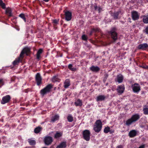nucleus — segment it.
Segmentation results:
<instances>
[{"instance_id":"obj_1","label":"nucleus","mask_w":148,"mask_h":148,"mask_svg":"<svg viewBox=\"0 0 148 148\" xmlns=\"http://www.w3.org/2000/svg\"><path fill=\"white\" fill-rule=\"evenodd\" d=\"M140 118V116L139 114H136L132 115L131 118L127 120L125 123V124L127 126H129L133 122H135L137 121Z\"/></svg>"},{"instance_id":"obj_2","label":"nucleus","mask_w":148,"mask_h":148,"mask_svg":"<svg viewBox=\"0 0 148 148\" xmlns=\"http://www.w3.org/2000/svg\"><path fill=\"white\" fill-rule=\"evenodd\" d=\"M53 87V85L51 84H48L44 88L40 90V94L42 97H43L45 95L51 91V90Z\"/></svg>"},{"instance_id":"obj_3","label":"nucleus","mask_w":148,"mask_h":148,"mask_svg":"<svg viewBox=\"0 0 148 148\" xmlns=\"http://www.w3.org/2000/svg\"><path fill=\"white\" fill-rule=\"evenodd\" d=\"M117 29L115 27H113L111 28L110 31L109 32L111 38L113 42H115L118 39V34L116 31Z\"/></svg>"},{"instance_id":"obj_4","label":"nucleus","mask_w":148,"mask_h":148,"mask_svg":"<svg viewBox=\"0 0 148 148\" xmlns=\"http://www.w3.org/2000/svg\"><path fill=\"white\" fill-rule=\"evenodd\" d=\"M102 123L100 120H97L95 122L94 125L93 129L94 131L97 133L99 132L101 130Z\"/></svg>"},{"instance_id":"obj_5","label":"nucleus","mask_w":148,"mask_h":148,"mask_svg":"<svg viewBox=\"0 0 148 148\" xmlns=\"http://www.w3.org/2000/svg\"><path fill=\"white\" fill-rule=\"evenodd\" d=\"M31 48L28 46H26L24 47L21 51L19 56H23L25 54L26 56H30L31 54Z\"/></svg>"},{"instance_id":"obj_6","label":"nucleus","mask_w":148,"mask_h":148,"mask_svg":"<svg viewBox=\"0 0 148 148\" xmlns=\"http://www.w3.org/2000/svg\"><path fill=\"white\" fill-rule=\"evenodd\" d=\"M90 132L88 130H85L82 132L83 138L86 141H89L90 138Z\"/></svg>"},{"instance_id":"obj_7","label":"nucleus","mask_w":148,"mask_h":148,"mask_svg":"<svg viewBox=\"0 0 148 148\" xmlns=\"http://www.w3.org/2000/svg\"><path fill=\"white\" fill-rule=\"evenodd\" d=\"M132 88L133 92L135 93H138L140 90L141 87L140 85L135 83L132 85Z\"/></svg>"},{"instance_id":"obj_8","label":"nucleus","mask_w":148,"mask_h":148,"mask_svg":"<svg viewBox=\"0 0 148 148\" xmlns=\"http://www.w3.org/2000/svg\"><path fill=\"white\" fill-rule=\"evenodd\" d=\"M43 141L46 145H50L53 142V138L51 136H46L44 139Z\"/></svg>"},{"instance_id":"obj_9","label":"nucleus","mask_w":148,"mask_h":148,"mask_svg":"<svg viewBox=\"0 0 148 148\" xmlns=\"http://www.w3.org/2000/svg\"><path fill=\"white\" fill-rule=\"evenodd\" d=\"M11 97L9 95H7L3 97L1 101V104H4L10 102Z\"/></svg>"},{"instance_id":"obj_10","label":"nucleus","mask_w":148,"mask_h":148,"mask_svg":"<svg viewBox=\"0 0 148 148\" xmlns=\"http://www.w3.org/2000/svg\"><path fill=\"white\" fill-rule=\"evenodd\" d=\"M24 56H19V57L15 59V60L12 62L14 66L18 65L20 62H22Z\"/></svg>"},{"instance_id":"obj_11","label":"nucleus","mask_w":148,"mask_h":148,"mask_svg":"<svg viewBox=\"0 0 148 148\" xmlns=\"http://www.w3.org/2000/svg\"><path fill=\"white\" fill-rule=\"evenodd\" d=\"M122 14L121 10H119L117 11L114 12L111 14V16H112L114 19L116 20L119 18V14Z\"/></svg>"},{"instance_id":"obj_12","label":"nucleus","mask_w":148,"mask_h":148,"mask_svg":"<svg viewBox=\"0 0 148 148\" xmlns=\"http://www.w3.org/2000/svg\"><path fill=\"white\" fill-rule=\"evenodd\" d=\"M131 16L132 19L134 21L138 20L139 17V14L136 11H134L131 12Z\"/></svg>"},{"instance_id":"obj_13","label":"nucleus","mask_w":148,"mask_h":148,"mask_svg":"<svg viewBox=\"0 0 148 148\" xmlns=\"http://www.w3.org/2000/svg\"><path fill=\"white\" fill-rule=\"evenodd\" d=\"M36 81L38 86H40L42 83V78L39 73H37L35 77Z\"/></svg>"},{"instance_id":"obj_14","label":"nucleus","mask_w":148,"mask_h":148,"mask_svg":"<svg viewBox=\"0 0 148 148\" xmlns=\"http://www.w3.org/2000/svg\"><path fill=\"white\" fill-rule=\"evenodd\" d=\"M125 87L123 84L119 85L117 86L116 88L117 92L120 94H122L124 92Z\"/></svg>"},{"instance_id":"obj_15","label":"nucleus","mask_w":148,"mask_h":148,"mask_svg":"<svg viewBox=\"0 0 148 148\" xmlns=\"http://www.w3.org/2000/svg\"><path fill=\"white\" fill-rule=\"evenodd\" d=\"M64 15L65 16V20L69 21H70L72 18V13L69 11H66L65 12Z\"/></svg>"},{"instance_id":"obj_16","label":"nucleus","mask_w":148,"mask_h":148,"mask_svg":"<svg viewBox=\"0 0 148 148\" xmlns=\"http://www.w3.org/2000/svg\"><path fill=\"white\" fill-rule=\"evenodd\" d=\"M123 76L121 74H119L117 75L116 78L115 79V82L120 83L123 82Z\"/></svg>"},{"instance_id":"obj_17","label":"nucleus","mask_w":148,"mask_h":148,"mask_svg":"<svg viewBox=\"0 0 148 148\" xmlns=\"http://www.w3.org/2000/svg\"><path fill=\"white\" fill-rule=\"evenodd\" d=\"M148 47V45L146 43L139 44L138 46L139 49L145 50Z\"/></svg>"},{"instance_id":"obj_18","label":"nucleus","mask_w":148,"mask_h":148,"mask_svg":"<svg viewBox=\"0 0 148 148\" xmlns=\"http://www.w3.org/2000/svg\"><path fill=\"white\" fill-rule=\"evenodd\" d=\"M137 134V132L135 130H133L130 131L128 134L130 137L133 138L136 136Z\"/></svg>"},{"instance_id":"obj_19","label":"nucleus","mask_w":148,"mask_h":148,"mask_svg":"<svg viewBox=\"0 0 148 148\" xmlns=\"http://www.w3.org/2000/svg\"><path fill=\"white\" fill-rule=\"evenodd\" d=\"M67 146L66 142V141H63L61 142L56 148H65Z\"/></svg>"},{"instance_id":"obj_20","label":"nucleus","mask_w":148,"mask_h":148,"mask_svg":"<svg viewBox=\"0 0 148 148\" xmlns=\"http://www.w3.org/2000/svg\"><path fill=\"white\" fill-rule=\"evenodd\" d=\"M59 116L58 114H56L53 116L51 120V122L54 123L56 121L58 120L59 119Z\"/></svg>"},{"instance_id":"obj_21","label":"nucleus","mask_w":148,"mask_h":148,"mask_svg":"<svg viewBox=\"0 0 148 148\" xmlns=\"http://www.w3.org/2000/svg\"><path fill=\"white\" fill-rule=\"evenodd\" d=\"M106 98V97L104 95H100L97 97L96 101H102L104 100Z\"/></svg>"},{"instance_id":"obj_22","label":"nucleus","mask_w":148,"mask_h":148,"mask_svg":"<svg viewBox=\"0 0 148 148\" xmlns=\"http://www.w3.org/2000/svg\"><path fill=\"white\" fill-rule=\"evenodd\" d=\"M90 70L93 72H97L100 70L99 68L97 66H92L90 68Z\"/></svg>"},{"instance_id":"obj_23","label":"nucleus","mask_w":148,"mask_h":148,"mask_svg":"<svg viewBox=\"0 0 148 148\" xmlns=\"http://www.w3.org/2000/svg\"><path fill=\"white\" fill-rule=\"evenodd\" d=\"M70 80L69 79H66L64 83V88H67L70 85Z\"/></svg>"},{"instance_id":"obj_24","label":"nucleus","mask_w":148,"mask_h":148,"mask_svg":"<svg viewBox=\"0 0 148 148\" xmlns=\"http://www.w3.org/2000/svg\"><path fill=\"white\" fill-rule=\"evenodd\" d=\"M143 110L144 114L148 115V106H143Z\"/></svg>"},{"instance_id":"obj_25","label":"nucleus","mask_w":148,"mask_h":148,"mask_svg":"<svg viewBox=\"0 0 148 148\" xmlns=\"http://www.w3.org/2000/svg\"><path fill=\"white\" fill-rule=\"evenodd\" d=\"M27 141L28 142L30 145H34L36 144V141L35 140L33 139L32 138L28 139Z\"/></svg>"},{"instance_id":"obj_26","label":"nucleus","mask_w":148,"mask_h":148,"mask_svg":"<svg viewBox=\"0 0 148 148\" xmlns=\"http://www.w3.org/2000/svg\"><path fill=\"white\" fill-rule=\"evenodd\" d=\"M12 12L11 9L10 8H7L5 10L6 14L9 17H10L12 16Z\"/></svg>"},{"instance_id":"obj_27","label":"nucleus","mask_w":148,"mask_h":148,"mask_svg":"<svg viewBox=\"0 0 148 148\" xmlns=\"http://www.w3.org/2000/svg\"><path fill=\"white\" fill-rule=\"evenodd\" d=\"M75 104L76 106H81L82 104V101L80 99H78L75 102Z\"/></svg>"},{"instance_id":"obj_28","label":"nucleus","mask_w":148,"mask_h":148,"mask_svg":"<svg viewBox=\"0 0 148 148\" xmlns=\"http://www.w3.org/2000/svg\"><path fill=\"white\" fill-rule=\"evenodd\" d=\"M62 136V133L60 132H57L55 134L54 138H55L57 139L59 138Z\"/></svg>"},{"instance_id":"obj_29","label":"nucleus","mask_w":148,"mask_h":148,"mask_svg":"<svg viewBox=\"0 0 148 148\" xmlns=\"http://www.w3.org/2000/svg\"><path fill=\"white\" fill-rule=\"evenodd\" d=\"M143 21L145 23H148V15H144L143 16Z\"/></svg>"},{"instance_id":"obj_30","label":"nucleus","mask_w":148,"mask_h":148,"mask_svg":"<svg viewBox=\"0 0 148 148\" xmlns=\"http://www.w3.org/2000/svg\"><path fill=\"white\" fill-rule=\"evenodd\" d=\"M42 128L38 126L36 127L34 130V132L36 134L39 133L41 131Z\"/></svg>"},{"instance_id":"obj_31","label":"nucleus","mask_w":148,"mask_h":148,"mask_svg":"<svg viewBox=\"0 0 148 148\" xmlns=\"http://www.w3.org/2000/svg\"><path fill=\"white\" fill-rule=\"evenodd\" d=\"M67 118L69 122H71L73 121V118L71 114H69Z\"/></svg>"},{"instance_id":"obj_32","label":"nucleus","mask_w":148,"mask_h":148,"mask_svg":"<svg viewBox=\"0 0 148 148\" xmlns=\"http://www.w3.org/2000/svg\"><path fill=\"white\" fill-rule=\"evenodd\" d=\"M59 19H55L52 21V23L54 27H56L57 24H59Z\"/></svg>"},{"instance_id":"obj_33","label":"nucleus","mask_w":148,"mask_h":148,"mask_svg":"<svg viewBox=\"0 0 148 148\" xmlns=\"http://www.w3.org/2000/svg\"><path fill=\"white\" fill-rule=\"evenodd\" d=\"M19 17L22 19L25 22H26V18L24 14L21 13L19 15Z\"/></svg>"},{"instance_id":"obj_34","label":"nucleus","mask_w":148,"mask_h":148,"mask_svg":"<svg viewBox=\"0 0 148 148\" xmlns=\"http://www.w3.org/2000/svg\"><path fill=\"white\" fill-rule=\"evenodd\" d=\"M72 67V64H70L68 65V68L71 71H75L76 70V69L75 68L73 67Z\"/></svg>"},{"instance_id":"obj_35","label":"nucleus","mask_w":148,"mask_h":148,"mask_svg":"<svg viewBox=\"0 0 148 148\" xmlns=\"http://www.w3.org/2000/svg\"><path fill=\"white\" fill-rule=\"evenodd\" d=\"M52 81L53 82H59L60 79L57 76H54L52 79Z\"/></svg>"},{"instance_id":"obj_36","label":"nucleus","mask_w":148,"mask_h":148,"mask_svg":"<svg viewBox=\"0 0 148 148\" xmlns=\"http://www.w3.org/2000/svg\"><path fill=\"white\" fill-rule=\"evenodd\" d=\"M0 6L3 9H5L6 8L5 4L3 2L2 0H0Z\"/></svg>"},{"instance_id":"obj_37","label":"nucleus","mask_w":148,"mask_h":148,"mask_svg":"<svg viewBox=\"0 0 148 148\" xmlns=\"http://www.w3.org/2000/svg\"><path fill=\"white\" fill-rule=\"evenodd\" d=\"M110 127L108 126H107L103 130V132L105 133H107L109 132L110 130Z\"/></svg>"},{"instance_id":"obj_38","label":"nucleus","mask_w":148,"mask_h":148,"mask_svg":"<svg viewBox=\"0 0 148 148\" xmlns=\"http://www.w3.org/2000/svg\"><path fill=\"white\" fill-rule=\"evenodd\" d=\"M43 52V49H40L38 51L36 56H40V55Z\"/></svg>"},{"instance_id":"obj_39","label":"nucleus","mask_w":148,"mask_h":148,"mask_svg":"<svg viewBox=\"0 0 148 148\" xmlns=\"http://www.w3.org/2000/svg\"><path fill=\"white\" fill-rule=\"evenodd\" d=\"M4 84V82L3 79H0V88Z\"/></svg>"},{"instance_id":"obj_40","label":"nucleus","mask_w":148,"mask_h":148,"mask_svg":"<svg viewBox=\"0 0 148 148\" xmlns=\"http://www.w3.org/2000/svg\"><path fill=\"white\" fill-rule=\"evenodd\" d=\"M82 39L83 40L87 41V36L83 34L82 36Z\"/></svg>"},{"instance_id":"obj_41","label":"nucleus","mask_w":148,"mask_h":148,"mask_svg":"<svg viewBox=\"0 0 148 148\" xmlns=\"http://www.w3.org/2000/svg\"><path fill=\"white\" fill-rule=\"evenodd\" d=\"M93 31H94V32H99L100 31V29L99 28H92Z\"/></svg>"},{"instance_id":"obj_42","label":"nucleus","mask_w":148,"mask_h":148,"mask_svg":"<svg viewBox=\"0 0 148 148\" xmlns=\"http://www.w3.org/2000/svg\"><path fill=\"white\" fill-rule=\"evenodd\" d=\"M144 32L146 34H148V26L146 27L145 29L144 30Z\"/></svg>"},{"instance_id":"obj_43","label":"nucleus","mask_w":148,"mask_h":148,"mask_svg":"<svg viewBox=\"0 0 148 148\" xmlns=\"http://www.w3.org/2000/svg\"><path fill=\"white\" fill-rule=\"evenodd\" d=\"M108 76V75L107 74V73L105 74L104 75V79L105 80H106L107 79Z\"/></svg>"},{"instance_id":"obj_44","label":"nucleus","mask_w":148,"mask_h":148,"mask_svg":"<svg viewBox=\"0 0 148 148\" xmlns=\"http://www.w3.org/2000/svg\"><path fill=\"white\" fill-rule=\"evenodd\" d=\"M142 68L145 69H148V66L146 65V66H140Z\"/></svg>"},{"instance_id":"obj_45","label":"nucleus","mask_w":148,"mask_h":148,"mask_svg":"<svg viewBox=\"0 0 148 148\" xmlns=\"http://www.w3.org/2000/svg\"><path fill=\"white\" fill-rule=\"evenodd\" d=\"M102 10V8H101L100 7L98 8V11L99 13H100Z\"/></svg>"},{"instance_id":"obj_46","label":"nucleus","mask_w":148,"mask_h":148,"mask_svg":"<svg viewBox=\"0 0 148 148\" xmlns=\"http://www.w3.org/2000/svg\"><path fill=\"white\" fill-rule=\"evenodd\" d=\"M94 32V31H93L92 29L90 31V35L91 36L92 35V34Z\"/></svg>"},{"instance_id":"obj_47","label":"nucleus","mask_w":148,"mask_h":148,"mask_svg":"<svg viewBox=\"0 0 148 148\" xmlns=\"http://www.w3.org/2000/svg\"><path fill=\"white\" fill-rule=\"evenodd\" d=\"M109 130L110 131H109V132H110V134L113 133L114 132V130L112 129L110 130V128Z\"/></svg>"},{"instance_id":"obj_48","label":"nucleus","mask_w":148,"mask_h":148,"mask_svg":"<svg viewBox=\"0 0 148 148\" xmlns=\"http://www.w3.org/2000/svg\"><path fill=\"white\" fill-rule=\"evenodd\" d=\"M116 148H123V147L122 145H119L117 146Z\"/></svg>"},{"instance_id":"obj_49","label":"nucleus","mask_w":148,"mask_h":148,"mask_svg":"<svg viewBox=\"0 0 148 148\" xmlns=\"http://www.w3.org/2000/svg\"><path fill=\"white\" fill-rule=\"evenodd\" d=\"M145 147V145H141L138 148H144Z\"/></svg>"},{"instance_id":"obj_50","label":"nucleus","mask_w":148,"mask_h":148,"mask_svg":"<svg viewBox=\"0 0 148 148\" xmlns=\"http://www.w3.org/2000/svg\"><path fill=\"white\" fill-rule=\"evenodd\" d=\"M41 56H37L36 58L38 60H39L41 58Z\"/></svg>"},{"instance_id":"obj_51","label":"nucleus","mask_w":148,"mask_h":148,"mask_svg":"<svg viewBox=\"0 0 148 148\" xmlns=\"http://www.w3.org/2000/svg\"><path fill=\"white\" fill-rule=\"evenodd\" d=\"M94 9H95V10H96L97 9V5H95V6H94Z\"/></svg>"},{"instance_id":"obj_52","label":"nucleus","mask_w":148,"mask_h":148,"mask_svg":"<svg viewBox=\"0 0 148 148\" xmlns=\"http://www.w3.org/2000/svg\"><path fill=\"white\" fill-rule=\"evenodd\" d=\"M43 1L45 2H48L49 1V0H43Z\"/></svg>"},{"instance_id":"obj_53","label":"nucleus","mask_w":148,"mask_h":148,"mask_svg":"<svg viewBox=\"0 0 148 148\" xmlns=\"http://www.w3.org/2000/svg\"><path fill=\"white\" fill-rule=\"evenodd\" d=\"M42 148H47V147H42Z\"/></svg>"},{"instance_id":"obj_54","label":"nucleus","mask_w":148,"mask_h":148,"mask_svg":"<svg viewBox=\"0 0 148 148\" xmlns=\"http://www.w3.org/2000/svg\"><path fill=\"white\" fill-rule=\"evenodd\" d=\"M67 58H70L69 57H68V56L67 57Z\"/></svg>"}]
</instances>
